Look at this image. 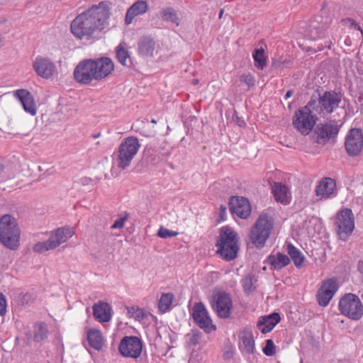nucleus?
I'll list each match as a JSON object with an SVG mask.
<instances>
[{"label": "nucleus", "instance_id": "14", "mask_svg": "<svg viewBox=\"0 0 363 363\" xmlns=\"http://www.w3.org/2000/svg\"><path fill=\"white\" fill-rule=\"evenodd\" d=\"M345 149L348 155H359L363 147V136L359 128H352L345 138Z\"/></svg>", "mask_w": 363, "mask_h": 363}, {"label": "nucleus", "instance_id": "2", "mask_svg": "<svg viewBox=\"0 0 363 363\" xmlns=\"http://www.w3.org/2000/svg\"><path fill=\"white\" fill-rule=\"evenodd\" d=\"M238 234L230 227L224 226L220 230V237L217 241V252L227 261L236 258L238 252Z\"/></svg>", "mask_w": 363, "mask_h": 363}, {"label": "nucleus", "instance_id": "33", "mask_svg": "<svg viewBox=\"0 0 363 363\" xmlns=\"http://www.w3.org/2000/svg\"><path fill=\"white\" fill-rule=\"evenodd\" d=\"M174 295L172 293H164L162 294L161 297L159 300L158 308L162 313L168 311L173 303Z\"/></svg>", "mask_w": 363, "mask_h": 363}, {"label": "nucleus", "instance_id": "29", "mask_svg": "<svg viewBox=\"0 0 363 363\" xmlns=\"http://www.w3.org/2000/svg\"><path fill=\"white\" fill-rule=\"evenodd\" d=\"M268 264L274 270H280L290 263L289 257L283 253L277 252L267 258Z\"/></svg>", "mask_w": 363, "mask_h": 363}, {"label": "nucleus", "instance_id": "17", "mask_svg": "<svg viewBox=\"0 0 363 363\" xmlns=\"http://www.w3.org/2000/svg\"><path fill=\"white\" fill-rule=\"evenodd\" d=\"M233 303L230 296L225 292L218 294L215 301L212 303V307L217 315L223 318H227L230 315Z\"/></svg>", "mask_w": 363, "mask_h": 363}, {"label": "nucleus", "instance_id": "8", "mask_svg": "<svg viewBox=\"0 0 363 363\" xmlns=\"http://www.w3.org/2000/svg\"><path fill=\"white\" fill-rule=\"evenodd\" d=\"M338 307L342 314L352 320H358L363 315V306L359 298L355 294H345L340 298Z\"/></svg>", "mask_w": 363, "mask_h": 363}, {"label": "nucleus", "instance_id": "36", "mask_svg": "<svg viewBox=\"0 0 363 363\" xmlns=\"http://www.w3.org/2000/svg\"><path fill=\"white\" fill-rule=\"evenodd\" d=\"M202 336L201 332L194 329L185 335V339L189 346H196L201 343Z\"/></svg>", "mask_w": 363, "mask_h": 363}, {"label": "nucleus", "instance_id": "9", "mask_svg": "<svg viewBox=\"0 0 363 363\" xmlns=\"http://www.w3.org/2000/svg\"><path fill=\"white\" fill-rule=\"evenodd\" d=\"M334 225L340 238L346 240L354 228V218L352 210L345 208L338 211Z\"/></svg>", "mask_w": 363, "mask_h": 363}, {"label": "nucleus", "instance_id": "25", "mask_svg": "<svg viewBox=\"0 0 363 363\" xmlns=\"http://www.w3.org/2000/svg\"><path fill=\"white\" fill-rule=\"evenodd\" d=\"M240 350L243 354H252L255 351L254 337L251 331L244 330L240 335Z\"/></svg>", "mask_w": 363, "mask_h": 363}, {"label": "nucleus", "instance_id": "31", "mask_svg": "<svg viewBox=\"0 0 363 363\" xmlns=\"http://www.w3.org/2000/svg\"><path fill=\"white\" fill-rule=\"evenodd\" d=\"M87 340L90 346L96 350L102 349L104 338L101 332L97 329H90L87 332Z\"/></svg>", "mask_w": 363, "mask_h": 363}, {"label": "nucleus", "instance_id": "45", "mask_svg": "<svg viewBox=\"0 0 363 363\" xmlns=\"http://www.w3.org/2000/svg\"><path fill=\"white\" fill-rule=\"evenodd\" d=\"M6 311V301L5 297L0 294V315H4Z\"/></svg>", "mask_w": 363, "mask_h": 363}, {"label": "nucleus", "instance_id": "46", "mask_svg": "<svg viewBox=\"0 0 363 363\" xmlns=\"http://www.w3.org/2000/svg\"><path fill=\"white\" fill-rule=\"evenodd\" d=\"M347 22L350 23V26L358 30H360L362 33H363V30L361 29L360 26L352 19H347Z\"/></svg>", "mask_w": 363, "mask_h": 363}, {"label": "nucleus", "instance_id": "47", "mask_svg": "<svg viewBox=\"0 0 363 363\" xmlns=\"http://www.w3.org/2000/svg\"><path fill=\"white\" fill-rule=\"evenodd\" d=\"M293 95V91L291 90H289L286 94H285V99H288Z\"/></svg>", "mask_w": 363, "mask_h": 363}, {"label": "nucleus", "instance_id": "34", "mask_svg": "<svg viewBox=\"0 0 363 363\" xmlns=\"http://www.w3.org/2000/svg\"><path fill=\"white\" fill-rule=\"evenodd\" d=\"M48 327L45 323H37L34 325V340L36 342L44 340L48 337Z\"/></svg>", "mask_w": 363, "mask_h": 363}, {"label": "nucleus", "instance_id": "52", "mask_svg": "<svg viewBox=\"0 0 363 363\" xmlns=\"http://www.w3.org/2000/svg\"><path fill=\"white\" fill-rule=\"evenodd\" d=\"M362 262H359V264H358V267L360 268V265H361Z\"/></svg>", "mask_w": 363, "mask_h": 363}, {"label": "nucleus", "instance_id": "4", "mask_svg": "<svg viewBox=\"0 0 363 363\" xmlns=\"http://www.w3.org/2000/svg\"><path fill=\"white\" fill-rule=\"evenodd\" d=\"M274 226L272 217L262 213L250 230V238L257 247H262L269 238Z\"/></svg>", "mask_w": 363, "mask_h": 363}, {"label": "nucleus", "instance_id": "11", "mask_svg": "<svg viewBox=\"0 0 363 363\" xmlns=\"http://www.w3.org/2000/svg\"><path fill=\"white\" fill-rule=\"evenodd\" d=\"M342 95L335 91H325L320 95L316 108L317 113L322 115L330 114L340 106Z\"/></svg>", "mask_w": 363, "mask_h": 363}, {"label": "nucleus", "instance_id": "35", "mask_svg": "<svg viewBox=\"0 0 363 363\" xmlns=\"http://www.w3.org/2000/svg\"><path fill=\"white\" fill-rule=\"evenodd\" d=\"M255 60V65L260 69H263L267 65V57L263 48H259L255 50L252 54Z\"/></svg>", "mask_w": 363, "mask_h": 363}, {"label": "nucleus", "instance_id": "1", "mask_svg": "<svg viewBox=\"0 0 363 363\" xmlns=\"http://www.w3.org/2000/svg\"><path fill=\"white\" fill-rule=\"evenodd\" d=\"M107 1H101L83 11L72 21L71 32L80 40H91L105 28L110 17V6Z\"/></svg>", "mask_w": 363, "mask_h": 363}, {"label": "nucleus", "instance_id": "10", "mask_svg": "<svg viewBox=\"0 0 363 363\" xmlns=\"http://www.w3.org/2000/svg\"><path fill=\"white\" fill-rule=\"evenodd\" d=\"M143 343L140 338L136 336L126 335L120 341L118 352L126 358L138 359L141 356Z\"/></svg>", "mask_w": 363, "mask_h": 363}, {"label": "nucleus", "instance_id": "30", "mask_svg": "<svg viewBox=\"0 0 363 363\" xmlns=\"http://www.w3.org/2000/svg\"><path fill=\"white\" fill-rule=\"evenodd\" d=\"M326 26L320 23L318 21L313 20L309 23L308 28V35L313 40H318L325 35Z\"/></svg>", "mask_w": 363, "mask_h": 363}, {"label": "nucleus", "instance_id": "19", "mask_svg": "<svg viewBox=\"0 0 363 363\" xmlns=\"http://www.w3.org/2000/svg\"><path fill=\"white\" fill-rule=\"evenodd\" d=\"M340 130V126L337 121H330L325 124H319L316 128V134L318 143H325L330 138L335 137Z\"/></svg>", "mask_w": 363, "mask_h": 363}, {"label": "nucleus", "instance_id": "20", "mask_svg": "<svg viewBox=\"0 0 363 363\" xmlns=\"http://www.w3.org/2000/svg\"><path fill=\"white\" fill-rule=\"evenodd\" d=\"M315 194L322 200L332 199L336 196V183L331 178L326 177L322 179L316 186Z\"/></svg>", "mask_w": 363, "mask_h": 363}, {"label": "nucleus", "instance_id": "43", "mask_svg": "<svg viewBox=\"0 0 363 363\" xmlns=\"http://www.w3.org/2000/svg\"><path fill=\"white\" fill-rule=\"evenodd\" d=\"M263 352L267 356H272L275 353V346L272 340L266 341V345L263 348Z\"/></svg>", "mask_w": 363, "mask_h": 363}, {"label": "nucleus", "instance_id": "3", "mask_svg": "<svg viewBox=\"0 0 363 363\" xmlns=\"http://www.w3.org/2000/svg\"><path fill=\"white\" fill-rule=\"evenodd\" d=\"M21 231L16 220L10 215L0 218V242L6 248L14 250L20 245Z\"/></svg>", "mask_w": 363, "mask_h": 363}, {"label": "nucleus", "instance_id": "7", "mask_svg": "<svg viewBox=\"0 0 363 363\" xmlns=\"http://www.w3.org/2000/svg\"><path fill=\"white\" fill-rule=\"evenodd\" d=\"M140 147L137 138L131 136L125 138L118 147L117 158L118 167L123 169L129 167Z\"/></svg>", "mask_w": 363, "mask_h": 363}, {"label": "nucleus", "instance_id": "16", "mask_svg": "<svg viewBox=\"0 0 363 363\" xmlns=\"http://www.w3.org/2000/svg\"><path fill=\"white\" fill-rule=\"evenodd\" d=\"M337 289L338 284L334 279L323 281L317 294L319 305L321 306H328Z\"/></svg>", "mask_w": 363, "mask_h": 363}, {"label": "nucleus", "instance_id": "50", "mask_svg": "<svg viewBox=\"0 0 363 363\" xmlns=\"http://www.w3.org/2000/svg\"><path fill=\"white\" fill-rule=\"evenodd\" d=\"M223 12H224V11H223V9H221V10L220 11V13H219V18H220L222 17V16H223Z\"/></svg>", "mask_w": 363, "mask_h": 363}, {"label": "nucleus", "instance_id": "37", "mask_svg": "<svg viewBox=\"0 0 363 363\" xmlns=\"http://www.w3.org/2000/svg\"><path fill=\"white\" fill-rule=\"evenodd\" d=\"M160 16L163 21L179 24L177 12L171 7L162 9L160 11Z\"/></svg>", "mask_w": 363, "mask_h": 363}, {"label": "nucleus", "instance_id": "49", "mask_svg": "<svg viewBox=\"0 0 363 363\" xmlns=\"http://www.w3.org/2000/svg\"><path fill=\"white\" fill-rule=\"evenodd\" d=\"M4 45V41L2 37L0 35V48H1Z\"/></svg>", "mask_w": 363, "mask_h": 363}, {"label": "nucleus", "instance_id": "6", "mask_svg": "<svg viewBox=\"0 0 363 363\" xmlns=\"http://www.w3.org/2000/svg\"><path fill=\"white\" fill-rule=\"evenodd\" d=\"M313 104L309 102L303 108L294 113L292 124L302 135H307L313 130L316 118L311 113Z\"/></svg>", "mask_w": 363, "mask_h": 363}, {"label": "nucleus", "instance_id": "32", "mask_svg": "<svg viewBox=\"0 0 363 363\" xmlns=\"http://www.w3.org/2000/svg\"><path fill=\"white\" fill-rule=\"evenodd\" d=\"M286 251L290 255L295 266L298 268L302 267L305 257L301 251L291 243L286 245Z\"/></svg>", "mask_w": 363, "mask_h": 363}, {"label": "nucleus", "instance_id": "41", "mask_svg": "<svg viewBox=\"0 0 363 363\" xmlns=\"http://www.w3.org/2000/svg\"><path fill=\"white\" fill-rule=\"evenodd\" d=\"M179 234L178 232L170 230L164 227H160L157 233V235L161 238H168L177 236Z\"/></svg>", "mask_w": 363, "mask_h": 363}, {"label": "nucleus", "instance_id": "44", "mask_svg": "<svg viewBox=\"0 0 363 363\" xmlns=\"http://www.w3.org/2000/svg\"><path fill=\"white\" fill-rule=\"evenodd\" d=\"M128 216L125 214L124 216L119 218L116 220L111 225L112 229H121L123 228L125 221L128 220Z\"/></svg>", "mask_w": 363, "mask_h": 363}, {"label": "nucleus", "instance_id": "26", "mask_svg": "<svg viewBox=\"0 0 363 363\" xmlns=\"http://www.w3.org/2000/svg\"><path fill=\"white\" fill-rule=\"evenodd\" d=\"M148 10V4L145 1H138L135 2L127 11L125 21L130 25L133 19L140 15H143Z\"/></svg>", "mask_w": 363, "mask_h": 363}, {"label": "nucleus", "instance_id": "24", "mask_svg": "<svg viewBox=\"0 0 363 363\" xmlns=\"http://www.w3.org/2000/svg\"><path fill=\"white\" fill-rule=\"evenodd\" d=\"M94 317L100 323H107L111 319V307L106 302L99 301L93 307Z\"/></svg>", "mask_w": 363, "mask_h": 363}, {"label": "nucleus", "instance_id": "42", "mask_svg": "<svg viewBox=\"0 0 363 363\" xmlns=\"http://www.w3.org/2000/svg\"><path fill=\"white\" fill-rule=\"evenodd\" d=\"M240 80L242 83L245 84L248 88L254 86L255 84V79L253 76L250 73L243 74L240 76Z\"/></svg>", "mask_w": 363, "mask_h": 363}, {"label": "nucleus", "instance_id": "51", "mask_svg": "<svg viewBox=\"0 0 363 363\" xmlns=\"http://www.w3.org/2000/svg\"><path fill=\"white\" fill-rule=\"evenodd\" d=\"M151 122H152V123H157V122H156V121H155V119H152V120L151 121Z\"/></svg>", "mask_w": 363, "mask_h": 363}, {"label": "nucleus", "instance_id": "39", "mask_svg": "<svg viewBox=\"0 0 363 363\" xmlns=\"http://www.w3.org/2000/svg\"><path fill=\"white\" fill-rule=\"evenodd\" d=\"M256 281L257 280L254 277L251 275L245 276L241 281L244 291L248 294L254 291L255 289L254 285Z\"/></svg>", "mask_w": 363, "mask_h": 363}, {"label": "nucleus", "instance_id": "15", "mask_svg": "<svg viewBox=\"0 0 363 363\" xmlns=\"http://www.w3.org/2000/svg\"><path fill=\"white\" fill-rule=\"evenodd\" d=\"M33 66L37 74L43 79H50L57 73L56 65L48 57H36Z\"/></svg>", "mask_w": 363, "mask_h": 363}, {"label": "nucleus", "instance_id": "23", "mask_svg": "<svg viewBox=\"0 0 363 363\" xmlns=\"http://www.w3.org/2000/svg\"><path fill=\"white\" fill-rule=\"evenodd\" d=\"M14 96L21 101L24 111L31 116L37 113L36 105L32 94L26 89H18Z\"/></svg>", "mask_w": 363, "mask_h": 363}, {"label": "nucleus", "instance_id": "48", "mask_svg": "<svg viewBox=\"0 0 363 363\" xmlns=\"http://www.w3.org/2000/svg\"><path fill=\"white\" fill-rule=\"evenodd\" d=\"M225 211H226V208L221 206L220 208V215H223L225 213Z\"/></svg>", "mask_w": 363, "mask_h": 363}, {"label": "nucleus", "instance_id": "38", "mask_svg": "<svg viewBox=\"0 0 363 363\" xmlns=\"http://www.w3.org/2000/svg\"><path fill=\"white\" fill-rule=\"evenodd\" d=\"M127 313L130 318L139 321L144 320L147 315L144 309L133 306L127 308Z\"/></svg>", "mask_w": 363, "mask_h": 363}, {"label": "nucleus", "instance_id": "28", "mask_svg": "<svg viewBox=\"0 0 363 363\" xmlns=\"http://www.w3.org/2000/svg\"><path fill=\"white\" fill-rule=\"evenodd\" d=\"M272 193L277 202L284 205L290 203L291 195L286 186L275 183L272 187Z\"/></svg>", "mask_w": 363, "mask_h": 363}, {"label": "nucleus", "instance_id": "22", "mask_svg": "<svg viewBox=\"0 0 363 363\" xmlns=\"http://www.w3.org/2000/svg\"><path fill=\"white\" fill-rule=\"evenodd\" d=\"M159 45L154 38L150 36H143L138 42V54L144 58L152 57L157 51Z\"/></svg>", "mask_w": 363, "mask_h": 363}, {"label": "nucleus", "instance_id": "21", "mask_svg": "<svg viewBox=\"0 0 363 363\" xmlns=\"http://www.w3.org/2000/svg\"><path fill=\"white\" fill-rule=\"evenodd\" d=\"M93 66L95 73V80H101L108 76L114 68L112 60L108 57H101L93 60Z\"/></svg>", "mask_w": 363, "mask_h": 363}, {"label": "nucleus", "instance_id": "40", "mask_svg": "<svg viewBox=\"0 0 363 363\" xmlns=\"http://www.w3.org/2000/svg\"><path fill=\"white\" fill-rule=\"evenodd\" d=\"M116 55L118 61L123 65H126V60L129 57L128 50L121 45L116 48Z\"/></svg>", "mask_w": 363, "mask_h": 363}, {"label": "nucleus", "instance_id": "12", "mask_svg": "<svg viewBox=\"0 0 363 363\" xmlns=\"http://www.w3.org/2000/svg\"><path fill=\"white\" fill-rule=\"evenodd\" d=\"M192 317L196 325L206 333H211L216 330V326L208 315L205 306L199 302L192 308Z\"/></svg>", "mask_w": 363, "mask_h": 363}, {"label": "nucleus", "instance_id": "27", "mask_svg": "<svg viewBox=\"0 0 363 363\" xmlns=\"http://www.w3.org/2000/svg\"><path fill=\"white\" fill-rule=\"evenodd\" d=\"M279 321L280 316L279 313H274L269 315L259 318L257 322V328L263 334H266L272 331Z\"/></svg>", "mask_w": 363, "mask_h": 363}, {"label": "nucleus", "instance_id": "13", "mask_svg": "<svg viewBox=\"0 0 363 363\" xmlns=\"http://www.w3.org/2000/svg\"><path fill=\"white\" fill-rule=\"evenodd\" d=\"M74 77L80 84H88L95 80V73L92 60L80 62L75 67Z\"/></svg>", "mask_w": 363, "mask_h": 363}, {"label": "nucleus", "instance_id": "5", "mask_svg": "<svg viewBox=\"0 0 363 363\" xmlns=\"http://www.w3.org/2000/svg\"><path fill=\"white\" fill-rule=\"evenodd\" d=\"M74 235L73 228L65 226L58 228L51 233L48 240L35 243L33 247V251L38 253H43L54 250L67 242Z\"/></svg>", "mask_w": 363, "mask_h": 363}, {"label": "nucleus", "instance_id": "18", "mask_svg": "<svg viewBox=\"0 0 363 363\" xmlns=\"http://www.w3.org/2000/svg\"><path fill=\"white\" fill-rule=\"evenodd\" d=\"M230 211L240 218L246 219L251 213V206L246 198L233 196L230 200Z\"/></svg>", "mask_w": 363, "mask_h": 363}]
</instances>
